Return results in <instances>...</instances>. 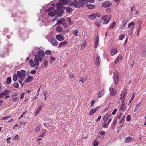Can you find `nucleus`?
I'll list each match as a JSON object with an SVG mask.
<instances>
[{
  "mask_svg": "<svg viewBox=\"0 0 146 146\" xmlns=\"http://www.w3.org/2000/svg\"><path fill=\"white\" fill-rule=\"evenodd\" d=\"M37 54L35 56L34 60L35 61L36 63H38V61L42 62L45 60L46 58L44 56L45 55V53L44 51L40 50L37 52Z\"/></svg>",
  "mask_w": 146,
  "mask_h": 146,
  "instance_id": "nucleus-1",
  "label": "nucleus"
},
{
  "mask_svg": "<svg viewBox=\"0 0 146 146\" xmlns=\"http://www.w3.org/2000/svg\"><path fill=\"white\" fill-rule=\"evenodd\" d=\"M23 15L21 12L19 11H17L16 13L15 14L13 13L11 17H16L17 19H16L15 21H18L19 22H21L23 21L24 19V18L22 16ZM14 21H15V20H14Z\"/></svg>",
  "mask_w": 146,
  "mask_h": 146,
  "instance_id": "nucleus-2",
  "label": "nucleus"
},
{
  "mask_svg": "<svg viewBox=\"0 0 146 146\" xmlns=\"http://www.w3.org/2000/svg\"><path fill=\"white\" fill-rule=\"evenodd\" d=\"M84 4L81 0H79L78 1L77 0H74V6L77 8L80 7H83L84 6Z\"/></svg>",
  "mask_w": 146,
  "mask_h": 146,
  "instance_id": "nucleus-3",
  "label": "nucleus"
},
{
  "mask_svg": "<svg viewBox=\"0 0 146 146\" xmlns=\"http://www.w3.org/2000/svg\"><path fill=\"white\" fill-rule=\"evenodd\" d=\"M25 71L23 70H21V72L18 71L17 72L18 77L19 79L22 80H23L25 76Z\"/></svg>",
  "mask_w": 146,
  "mask_h": 146,
  "instance_id": "nucleus-4",
  "label": "nucleus"
},
{
  "mask_svg": "<svg viewBox=\"0 0 146 146\" xmlns=\"http://www.w3.org/2000/svg\"><path fill=\"white\" fill-rule=\"evenodd\" d=\"M113 80L114 84L117 85L119 80V73L118 72H115L114 73L113 76Z\"/></svg>",
  "mask_w": 146,
  "mask_h": 146,
  "instance_id": "nucleus-5",
  "label": "nucleus"
},
{
  "mask_svg": "<svg viewBox=\"0 0 146 146\" xmlns=\"http://www.w3.org/2000/svg\"><path fill=\"white\" fill-rule=\"evenodd\" d=\"M102 18L104 21L103 24H107L110 21L111 17H108L107 15H105L102 17Z\"/></svg>",
  "mask_w": 146,
  "mask_h": 146,
  "instance_id": "nucleus-6",
  "label": "nucleus"
},
{
  "mask_svg": "<svg viewBox=\"0 0 146 146\" xmlns=\"http://www.w3.org/2000/svg\"><path fill=\"white\" fill-rule=\"evenodd\" d=\"M55 14L56 13L58 16L57 17L61 16L62 15V13H64V11L63 10V8H60L57 10H56L55 11Z\"/></svg>",
  "mask_w": 146,
  "mask_h": 146,
  "instance_id": "nucleus-7",
  "label": "nucleus"
},
{
  "mask_svg": "<svg viewBox=\"0 0 146 146\" xmlns=\"http://www.w3.org/2000/svg\"><path fill=\"white\" fill-rule=\"evenodd\" d=\"M39 62L38 61V63H36L35 62V61L34 60V62L31 59L29 61V64L32 67H35V66H38L39 65Z\"/></svg>",
  "mask_w": 146,
  "mask_h": 146,
  "instance_id": "nucleus-8",
  "label": "nucleus"
},
{
  "mask_svg": "<svg viewBox=\"0 0 146 146\" xmlns=\"http://www.w3.org/2000/svg\"><path fill=\"white\" fill-rule=\"evenodd\" d=\"M102 6L104 7H108L111 5L110 2L109 1H106L103 2L102 5Z\"/></svg>",
  "mask_w": 146,
  "mask_h": 146,
  "instance_id": "nucleus-9",
  "label": "nucleus"
},
{
  "mask_svg": "<svg viewBox=\"0 0 146 146\" xmlns=\"http://www.w3.org/2000/svg\"><path fill=\"white\" fill-rule=\"evenodd\" d=\"M50 42L52 45L54 46H56L58 44L57 41L54 38H52Z\"/></svg>",
  "mask_w": 146,
  "mask_h": 146,
  "instance_id": "nucleus-10",
  "label": "nucleus"
},
{
  "mask_svg": "<svg viewBox=\"0 0 146 146\" xmlns=\"http://www.w3.org/2000/svg\"><path fill=\"white\" fill-rule=\"evenodd\" d=\"M56 38L57 40L60 41H62L64 39V38L61 36L60 35H57L56 36Z\"/></svg>",
  "mask_w": 146,
  "mask_h": 146,
  "instance_id": "nucleus-11",
  "label": "nucleus"
},
{
  "mask_svg": "<svg viewBox=\"0 0 146 146\" xmlns=\"http://www.w3.org/2000/svg\"><path fill=\"white\" fill-rule=\"evenodd\" d=\"M109 90L110 92V95L111 96L115 95L117 93L116 91H114V89L113 88L110 87L109 88Z\"/></svg>",
  "mask_w": 146,
  "mask_h": 146,
  "instance_id": "nucleus-12",
  "label": "nucleus"
},
{
  "mask_svg": "<svg viewBox=\"0 0 146 146\" xmlns=\"http://www.w3.org/2000/svg\"><path fill=\"white\" fill-rule=\"evenodd\" d=\"M133 140V138L129 136L126 138L124 140V142L125 143H129Z\"/></svg>",
  "mask_w": 146,
  "mask_h": 146,
  "instance_id": "nucleus-13",
  "label": "nucleus"
},
{
  "mask_svg": "<svg viewBox=\"0 0 146 146\" xmlns=\"http://www.w3.org/2000/svg\"><path fill=\"white\" fill-rule=\"evenodd\" d=\"M33 76H29L27 79L25 80V82L26 83H29L32 81L33 79Z\"/></svg>",
  "mask_w": 146,
  "mask_h": 146,
  "instance_id": "nucleus-14",
  "label": "nucleus"
},
{
  "mask_svg": "<svg viewBox=\"0 0 146 146\" xmlns=\"http://www.w3.org/2000/svg\"><path fill=\"white\" fill-rule=\"evenodd\" d=\"M117 52V50L116 48L112 49L110 51L111 54L112 56L115 55L116 54Z\"/></svg>",
  "mask_w": 146,
  "mask_h": 146,
  "instance_id": "nucleus-15",
  "label": "nucleus"
},
{
  "mask_svg": "<svg viewBox=\"0 0 146 146\" xmlns=\"http://www.w3.org/2000/svg\"><path fill=\"white\" fill-rule=\"evenodd\" d=\"M100 57L98 56L96 57L95 64L97 66H99L100 64V62L99 61Z\"/></svg>",
  "mask_w": 146,
  "mask_h": 146,
  "instance_id": "nucleus-16",
  "label": "nucleus"
},
{
  "mask_svg": "<svg viewBox=\"0 0 146 146\" xmlns=\"http://www.w3.org/2000/svg\"><path fill=\"white\" fill-rule=\"evenodd\" d=\"M88 18L90 19L94 20L96 18V15L94 14H92L88 16Z\"/></svg>",
  "mask_w": 146,
  "mask_h": 146,
  "instance_id": "nucleus-17",
  "label": "nucleus"
},
{
  "mask_svg": "<svg viewBox=\"0 0 146 146\" xmlns=\"http://www.w3.org/2000/svg\"><path fill=\"white\" fill-rule=\"evenodd\" d=\"M117 123V121L116 120V119H115L113 121V123L111 125L112 129H114V128L115 127Z\"/></svg>",
  "mask_w": 146,
  "mask_h": 146,
  "instance_id": "nucleus-18",
  "label": "nucleus"
},
{
  "mask_svg": "<svg viewBox=\"0 0 146 146\" xmlns=\"http://www.w3.org/2000/svg\"><path fill=\"white\" fill-rule=\"evenodd\" d=\"M68 43L67 41H64L61 43L59 44V47H61L66 45Z\"/></svg>",
  "mask_w": 146,
  "mask_h": 146,
  "instance_id": "nucleus-19",
  "label": "nucleus"
},
{
  "mask_svg": "<svg viewBox=\"0 0 146 146\" xmlns=\"http://www.w3.org/2000/svg\"><path fill=\"white\" fill-rule=\"evenodd\" d=\"M141 102H139L136 105L134 110V112H135L137 110L139 107L141 106Z\"/></svg>",
  "mask_w": 146,
  "mask_h": 146,
  "instance_id": "nucleus-20",
  "label": "nucleus"
},
{
  "mask_svg": "<svg viewBox=\"0 0 146 146\" xmlns=\"http://www.w3.org/2000/svg\"><path fill=\"white\" fill-rule=\"evenodd\" d=\"M110 124V123L108 121L106 122H105V123L104 122L102 127L104 128H108Z\"/></svg>",
  "mask_w": 146,
  "mask_h": 146,
  "instance_id": "nucleus-21",
  "label": "nucleus"
},
{
  "mask_svg": "<svg viewBox=\"0 0 146 146\" xmlns=\"http://www.w3.org/2000/svg\"><path fill=\"white\" fill-rule=\"evenodd\" d=\"M66 4L68 5L72 6L74 5V1L73 2H71V0H66Z\"/></svg>",
  "mask_w": 146,
  "mask_h": 146,
  "instance_id": "nucleus-22",
  "label": "nucleus"
},
{
  "mask_svg": "<svg viewBox=\"0 0 146 146\" xmlns=\"http://www.w3.org/2000/svg\"><path fill=\"white\" fill-rule=\"evenodd\" d=\"M11 81L12 80L11 77H9L7 78L6 80V82L7 84H10L11 83Z\"/></svg>",
  "mask_w": 146,
  "mask_h": 146,
  "instance_id": "nucleus-23",
  "label": "nucleus"
},
{
  "mask_svg": "<svg viewBox=\"0 0 146 146\" xmlns=\"http://www.w3.org/2000/svg\"><path fill=\"white\" fill-rule=\"evenodd\" d=\"M66 12H72L74 10L71 7H68L66 9Z\"/></svg>",
  "mask_w": 146,
  "mask_h": 146,
  "instance_id": "nucleus-24",
  "label": "nucleus"
},
{
  "mask_svg": "<svg viewBox=\"0 0 146 146\" xmlns=\"http://www.w3.org/2000/svg\"><path fill=\"white\" fill-rule=\"evenodd\" d=\"M87 7L88 8L92 9L94 8L95 7V5L93 4H90L88 5H87Z\"/></svg>",
  "mask_w": 146,
  "mask_h": 146,
  "instance_id": "nucleus-25",
  "label": "nucleus"
},
{
  "mask_svg": "<svg viewBox=\"0 0 146 146\" xmlns=\"http://www.w3.org/2000/svg\"><path fill=\"white\" fill-rule=\"evenodd\" d=\"M104 91H102L100 92L98 94V98H100L101 97L104 95Z\"/></svg>",
  "mask_w": 146,
  "mask_h": 146,
  "instance_id": "nucleus-26",
  "label": "nucleus"
},
{
  "mask_svg": "<svg viewBox=\"0 0 146 146\" xmlns=\"http://www.w3.org/2000/svg\"><path fill=\"white\" fill-rule=\"evenodd\" d=\"M54 8L53 7H50L48 9H46L45 10V11L46 12H49V11L52 12V11H54Z\"/></svg>",
  "mask_w": 146,
  "mask_h": 146,
  "instance_id": "nucleus-27",
  "label": "nucleus"
},
{
  "mask_svg": "<svg viewBox=\"0 0 146 146\" xmlns=\"http://www.w3.org/2000/svg\"><path fill=\"white\" fill-rule=\"evenodd\" d=\"M116 25V23L114 21L113 22V23L111 25L110 27L109 28L110 29H111L115 27Z\"/></svg>",
  "mask_w": 146,
  "mask_h": 146,
  "instance_id": "nucleus-28",
  "label": "nucleus"
},
{
  "mask_svg": "<svg viewBox=\"0 0 146 146\" xmlns=\"http://www.w3.org/2000/svg\"><path fill=\"white\" fill-rule=\"evenodd\" d=\"M44 105V104H41V105L38 107L37 110L39 112H40L42 110V108Z\"/></svg>",
  "mask_w": 146,
  "mask_h": 146,
  "instance_id": "nucleus-29",
  "label": "nucleus"
},
{
  "mask_svg": "<svg viewBox=\"0 0 146 146\" xmlns=\"http://www.w3.org/2000/svg\"><path fill=\"white\" fill-rule=\"evenodd\" d=\"M92 144L94 146H98V143L97 140H94L92 142Z\"/></svg>",
  "mask_w": 146,
  "mask_h": 146,
  "instance_id": "nucleus-30",
  "label": "nucleus"
},
{
  "mask_svg": "<svg viewBox=\"0 0 146 146\" xmlns=\"http://www.w3.org/2000/svg\"><path fill=\"white\" fill-rule=\"evenodd\" d=\"M56 15L55 11L54 12H50L48 13V15L51 17H53L54 16Z\"/></svg>",
  "mask_w": 146,
  "mask_h": 146,
  "instance_id": "nucleus-31",
  "label": "nucleus"
},
{
  "mask_svg": "<svg viewBox=\"0 0 146 146\" xmlns=\"http://www.w3.org/2000/svg\"><path fill=\"white\" fill-rule=\"evenodd\" d=\"M125 37V35L124 34H121L119 36V40H123Z\"/></svg>",
  "mask_w": 146,
  "mask_h": 146,
  "instance_id": "nucleus-32",
  "label": "nucleus"
},
{
  "mask_svg": "<svg viewBox=\"0 0 146 146\" xmlns=\"http://www.w3.org/2000/svg\"><path fill=\"white\" fill-rule=\"evenodd\" d=\"M56 7H57L58 9H59L60 8H62V5L60 3H58L56 4Z\"/></svg>",
  "mask_w": 146,
  "mask_h": 146,
  "instance_id": "nucleus-33",
  "label": "nucleus"
},
{
  "mask_svg": "<svg viewBox=\"0 0 146 146\" xmlns=\"http://www.w3.org/2000/svg\"><path fill=\"white\" fill-rule=\"evenodd\" d=\"M59 3L62 4H66V0H59Z\"/></svg>",
  "mask_w": 146,
  "mask_h": 146,
  "instance_id": "nucleus-34",
  "label": "nucleus"
},
{
  "mask_svg": "<svg viewBox=\"0 0 146 146\" xmlns=\"http://www.w3.org/2000/svg\"><path fill=\"white\" fill-rule=\"evenodd\" d=\"M17 79V77L16 74H14L13 75V79L14 82H15Z\"/></svg>",
  "mask_w": 146,
  "mask_h": 146,
  "instance_id": "nucleus-35",
  "label": "nucleus"
},
{
  "mask_svg": "<svg viewBox=\"0 0 146 146\" xmlns=\"http://www.w3.org/2000/svg\"><path fill=\"white\" fill-rule=\"evenodd\" d=\"M62 28L60 26H58L56 27V30L58 31L61 32L62 31Z\"/></svg>",
  "mask_w": 146,
  "mask_h": 146,
  "instance_id": "nucleus-36",
  "label": "nucleus"
},
{
  "mask_svg": "<svg viewBox=\"0 0 146 146\" xmlns=\"http://www.w3.org/2000/svg\"><path fill=\"white\" fill-rule=\"evenodd\" d=\"M43 131V133H42L40 135V136L42 137H44V136L46 135V133L47 130H44Z\"/></svg>",
  "mask_w": 146,
  "mask_h": 146,
  "instance_id": "nucleus-37",
  "label": "nucleus"
},
{
  "mask_svg": "<svg viewBox=\"0 0 146 146\" xmlns=\"http://www.w3.org/2000/svg\"><path fill=\"white\" fill-rule=\"evenodd\" d=\"M41 126L40 125L36 126L35 128V131L36 133L38 132L40 129Z\"/></svg>",
  "mask_w": 146,
  "mask_h": 146,
  "instance_id": "nucleus-38",
  "label": "nucleus"
},
{
  "mask_svg": "<svg viewBox=\"0 0 146 146\" xmlns=\"http://www.w3.org/2000/svg\"><path fill=\"white\" fill-rule=\"evenodd\" d=\"M12 86L15 88H18L19 87V85L18 83H15L13 84Z\"/></svg>",
  "mask_w": 146,
  "mask_h": 146,
  "instance_id": "nucleus-39",
  "label": "nucleus"
},
{
  "mask_svg": "<svg viewBox=\"0 0 146 146\" xmlns=\"http://www.w3.org/2000/svg\"><path fill=\"white\" fill-rule=\"evenodd\" d=\"M135 94L134 93H133L131 99H130V100H129V101L128 105H129L130 104L131 102L132 101L134 98V97H135Z\"/></svg>",
  "mask_w": 146,
  "mask_h": 146,
  "instance_id": "nucleus-40",
  "label": "nucleus"
},
{
  "mask_svg": "<svg viewBox=\"0 0 146 146\" xmlns=\"http://www.w3.org/2000/svg\"><path fill=\"white\" fill-rule=\"evenodd\" d=\"M125 117V115H123L121 117V119L120 120L119 122V124H121L122 122L124 120Z\"/></svg>",
  "mask_w": 146,
  "mask_h": 146,
  "instance_id": "nucleus-41",
  "label": "nucleus"
},
{
  "mask_svg": "<svg viewBox=\"0 0 146 146\" xmlns=\"http://www.w3.org/2000/svg\"><path fill=\"white\" fill-rule=\"evenodd\" d=\"M96 111V110L95 109H92L90 111L89 113V115H92L93 114V113H95Z\"/></svg>",
  "mask_w": 146,
  "mask_h": 146,
  "instance_id": "nucleus-42",
  "label": "nucleus"
},
{
  "mask_svg": "<svg viewBox=\"0 0 146 146\" xmlns=\"http://www.w3.org/2000/svg\"><path fill=\"white\" fill-rule=\"evenodd\" d=\"M78 32V31L77 30H75L74 31L73 33L74 35L75 36H78L77 33Z\"/></svg>",
  "mask_w": 146,
  "mask_h": 146,
  "instance_id": "nucleus-43",
  "label": "nucleus"
},
{
  "mask_svg": "<svg viewBox=\"0 0 146 146\" xmlns=\"http://www.w3.org/2000/svg\"><path fill=\"white\" fill-rule=\"evenodd\" d=\"M10 91L9 90H5L3 93L4 95H6L9 94Z\"/></svg>",
  "mask_w": 146,
  "mask_h": 146,
  "instance_id": "nucleus-44",
  "label": "nucleus"
},
{
  "mask_svg": "<svg viewBox=\"0 0 146 146\" xmlns=\"http://www.w3.org/2000/svg\"><path fill=\"white\" fill-rule=\"evenodd\" d=\"M19 124L21 125H23L25 126L26 124V123L25 121H22L20 122Z\"/></svg>",
  "mask_w": 146,
  "mask_h": 146,
  "instance_id": "nucleus-45",
  "label": "nucleus"
},
{
  "mask_svg": "<svg viewBox=\"0 0 146 146\" xmlns=\"http://www.w3.org/2000/svg\"><path fill=\"white\" fill-rule=\"evenodd\" d=\"M45 54L47 55H50L51 54V52L50 50H47L44 52Z\"/></svg>",
  "mask_w": 146,
  "mask_h": 146,
  "instance_id": "nucleus-46",
  "label": "nucleus"
},
{
  "mask_svg": "<svg viewBox=\"0 0 146 146\" xmlns=\"http://www.w3.org/2000/svg\"><path fill=\"white\" fill-rule=\"evenodd\" d=\"M125 105V104H124V103H123V104H121L120 105V110L122 111L123 110Z\"/></svg>",
  "mask_w": 146,
  "mask_h": 146,
  "instance_id": "nucleus-47",
  "label": "nucleus"
},
{
  "mask_svg": "<svg viewBox=\"0 0 146 146\" xmlns=\"http://www.w3.org/2000/svg\"><path fill=\"white\" fill-rule=\"evenodd\" d=\"M111 115V113H110L108 112L104 116L108 119L109 117H110Z\"/></svg>",
  "mask_w": 146,
  "mask_h": 146,
  "instance_id": "nucleus-48",
  "label": "nucleus"
},
{
  "mask_svg": "<svg viewBox=\"0 0 146 146\" xmlns=\"http://www.w3.org/2000/svg\"><path fill=\"white\" fill-rule=\"evenodd\" d=\"M75 77V75L74 74H70L69 75V78L70 79H72Z\"/></svg>",
  "mask_w": 146,
  "mask_h": 146,
  "instance_id": "nucleus-49",
  "label": "nucleus"
},
{
  "mask_svg": "<svg viewBox=\"0 0 146 146\" xmlns=\"http://www.w3.org/2000/svg\"><path fill=\"white\" fill-rule=\"evenodd\" d=\"M127 91L126 89H125L123 91V98H124L126 94L127 93Z\"/></svg>",
  "mask_w": 146,
  "mask_h": 146,
  "instance_id": "nucleus-50",
  "label": "nucleus"
},
{
  "mask_svg": "<svg viewBox=\"0 0 146 146\" xmlns=\"http://www.w3.org/2000/svg\"><path fill=\"white\" fill-rule=\"evenodd\" d=\"M131 120V117L130 115H128L126 118V120L127 121H129Z\"/></svg>",
  "mask_w": 146,
  "mask_h": 146,
  "instance_id": "nucleus-51",
  "label": "nucleus"
},
{
  "mask_svg": "<svg viewBox=\"0 0 146 146\" xmlns=\"http://www.w3.org/2000/svg\"><path fill=\"white\" fill-rule=\"evenodd\" d=\"M10 117H11V116H7L5 117H2L1 118V119H2V120L7 119H9Z\"/></svg>",
  "mask_w": 146,
  "mask_h": 146,
  "instance_id": "nucleus-52",
  "label": "nucleus"
},
{
  "mask_svg": "<svg viewBox=\"0 0 146 146\" xmlns=\"http://www.w3.org/2000/svg\"><path fill=\"white\" fill-rule=\"evenodd\" d=\"M19 139V136L18 135H16L13 138L14 140Z\"/></svg>",
  "mask_w": 146,
  "mask_h": 146,
  "instance_id": "nucleus-53",
  "label": "nucleus"
},
{
  "mask_svg": "<svg viewBox=\"0 0 146 146\" xmlns=\"http://www.w3.org/2000/svg\"><path fill=\"white\" fill-rule=\"evenodd\" d=\"M126 22L125 21H123L122 23V25H121L122 26V27H125L126 25Z\"/></svg>",
  "mask_w": 146,
  "mask_h": 146,
  "instance_id": "nucleus-54",
  "label": "nucleus"
},
{
  "mask_svg": "<svg viewBox=\"0 0 146 146\" xmlns=\"http://www.w3.org/2000/svg\"><path fill=\"white\" fill-rule=\"evenodd\" d=\"M146 55V50L143 51L142 52L141 55L143 56H144Z\"/></svg>",
  "mask_w": 146,
  "mask_h": 146,
  "instance_id": "nucleus-55",
  "label": "nucleus"
},
{
  "mask_svg": "<svg viewBox=\"0 0 146 146\" xmlns=\"http://www.w3.org/2000/svg\"><path fill=\"white\" fill-rule=\"evenodd\" d=\"M134 24V22H131L130 23H129L128 24V27H130L132 25H133Z\"/></svg>",
  "mask_w": 146,
  "mask_h": 146,
  "instance_id": "nucleus-56",
  "label": "nucleus"
},
{
  "mask_svg": "<svg viewBox=\"0 0 146 146\" xmlns=\"http://www.w3.org/2000/svg\"><path fill=\"white\" fill-rule=\"evenodd\" d=\"M122 58V57L121 56H119L117 58H116L117 60L119 61L121 60Z\"/></svg>",
  "mask_w": 146,
  "mask_h": 146,
  "instance_id": "nucleus-57",
  "label": "nucleus"
},
{
  "mask_svg": "<svg viewBox=\"0 0 146 146\" xmlns=\"http://www.w3.org/2000/svg\"><path fill=\"white\" fill-rule=\"evenodd\" d=\"M67 22L68 24H70L71 23V19L70 18H68L67 19Z\"/></svg>",
  "mask_w": 146,
  "mask_h": 146,
  "instance_id": "nucleus-58",
  "label": "nucleus"
},
{
  "mask_svg": "<svg viewBox=\"0 0 146 146\" xmlns=\"http://www.w3.org/2000/svg\"><path fill=\"white\" fill-rule=\"evenodd\" d=\"M108 118H107L106 116H104L103 117V119L104 120V123L106 122L108 119Z\"/></svg>",
  "mask_w": 146,
  "mask_h": 146,
  "instance_id": "nucleus-59",
  "label": "nucleus"
},
{
  "mask_svg": "<svg viewBox=\"0 0 146 146\" xmlns=\"http://www.w3.org/2000/svg\"><path fill=\"white\" fill-rule=\"evenodd\" d=\"M48 62L47 60H46L45 61L44 64V66L45 68L47 66H48Z\"/></svg>",
  "mask_w": 146,
  "mask_h": 146,
  "instance_id": "nucleus-60",
  "label": "nucleus"
},
{
  "mask_svg": "<svg viewBox=\"0 0 146 146\" xmlns=\"http://www.w3.org/2000/svg\"><path fill=\"white\" fill-rule=\"evenodd\" d=\"M122 115L123 114L122 113H120L117 116V118L119 119L122 116Z\"/></svg>",
  "mask_w": 146,
  "mask_h": 146,
  "instance_id": "nucleus-61",
  "label": "nucleus"
},
{
  "mask_svg": "<svg viewBox=\"0 0 146 146\" xmlns=\"http://www.w3.org/2000/svg\"><path fill=\"white\" fill-rule=\"evenodd\" d=\"M117 111V110L116 109H115L112 113V114L113 115H115Z\"/></svg>",
  "mask_w": 146,
  "mask_h": 146,
  "instance_id": "nucleus-62",
  "label": "nucleus"
},
{
  "mask_svg": "<svg viewBox=\"0 0 146 146\" xmlns=\"http://www.w3.org/2000/svg\"><path fill=\"white\" fill-rule=\"evenodd\" d=\"M98 42L95 41L94 45V48H96L98 46Z\"/></svg>",
  "mask_w": 146,
  "mask_h": 146,
  "instance_id": "nucleus-63",
  "label": "nucleus"
},
{
  "mask_svg": "<svg viewBox=\"0 0 146 146\" xmlns=\"http://www.w3.org/2000/svg\"><path fill=\"white\" fill-rule=\"evenodd\" d=\"M95 24L98 27H99L100 25V23L96 21Z\"/></svg>",
  "mask_w": 146,
  "mask_h": 146,
  "instance_id": "nucleus-64",
  "label": "nucleus"
}]
</instances>
